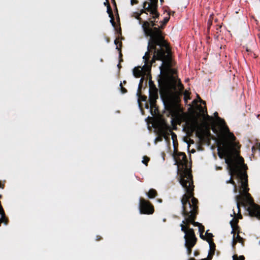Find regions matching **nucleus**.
Here are the masks:
<instances>
[{"label": "nucleus", "instance_id": "obj_29", "mask_svg": "<svg viewBox=\"0 0 260 260\" xmlns=\"http://www.w3.org/2000/svg\"><path fill=\"white\" fill-rule=\"evenodd\" d=\"M237 239L239 241L241 240V237L238 235H237Z\"/></svg>", "mask_w": 260, "mask_h": 260}, {"label": "nucleus", "instance_id": "obj_25", "mask_svg": "<svg viewBox=\"0 0 260 260\" xmlns=\"http://www.w3.org/2000/svg\"><path fill=\"white\" fill-rule=\"evenodd\" d=\"M236 241L234 239V236L233 237V240H232V243H233V247H234V245L236 244Z\"/></svg>", "mask_w": 260, "mask_h": 260}, {"label": "nucleus", "instance_id": "obj_22", "mask_svg": "<svg viewBox=\"0 0 260 260\" xmlns=\"http://www.w3.org/2000/svg\"><path fill=\"white\" fill-rule=\"evenodd\" d=\"M169 17H166L164 18L163 24H165L169 20Z\"/></svg>", "mask_w": 260, "mask_h": 260}, {"label": "nucleus", "instance_id": "obj_37", "mask_svg": "<svg viewBox=\"0 0 260 260\" xmlns=\"http://www.w3.org/2000/svg\"><path fill=\"white\" fill-rule=\"evenodd\" d=\"M160 2L162 3L163 2V0H160Z\"/></svg>", "mask_w": 260, "mask_h": 260}, {"label": "nucleus", "instance_id": "obj_7", "mask_svg": "<svg viewBox=\"0 0 260 260\" xmlns=\"http://www.w3.org/2000/svg\"><path fill=\"white\" fill-rule=\"evenodd\" d=\"M149 54L148 52H146L144 55L143 56V59L144 61V65L143 67L138 66L134 68L133 71V74L134 77L136 78L140 77L144 72H148L150 68L149 65Z\"/></svg>", "mask_w": 260, "mask_h": 260}, {"label": "nucleus", "instance_id": "obj_15", "mask_svg": "<svg viewBox=\"0 0 260 260\" xmlns=\"http://www.w3.org/2000/svg\"><path fill=\"white\" fill-rule=\"evenodd\" d=\"M208 243H209V246H210V249L211 250H213V251H214V249H215V244L212 242L211 241H210L209 240H207Z\"/></svg>", "mask_w": 260, "mask_h": 260}, {"label": "nucleus", "instance_id": "obj_31", "mask_svg": "<svg viewBox=\"0 0 260 260\" xmlns=\"http://www.w3.org/2000/svg\"><path fill=\"white\" fill-rule=\"evenodd\" d=\"M145 108L146 109H149V105L148 104H146V105H145Z\"/></svg>", "mask_w": 260, "mask_h": 260}, {"label": "nucleus", "instance_id": "obj_8", "mask_svg": "<svg viewBox=\"0 0 260 260\" xmlns=\"http://www.w3.org/2000/svg\"><path fill=\"white\" fill-rule=\"evenodd\" d=\"M159 130L161 136L165 139H167L168 136L170 134L172 135V139L174 141L175 139L177 138L176 135L173 133L169 128V126L167 124L165 121H161L159 125Z\"/></svg>", "mask_w": 260, "mask_h": 260}, {"label": "nucleus", "instance_id": "obj_23", "mask_svg": "<svg viewBox=\"0 0 260 260\" xmlns=\"http://www.w3.org/2000/svg\"><path fill=\"white\" fill-rule=\"evenodd\" d=\"M234 221V218L232 219V220H231L230 221V224H231V227L232 228H233V221ZM234 232V229H232V233H233Z\"/></svg>", "mask_w": 260, "mask_h": 260}, {"label": "nucleus", "instance_id": "obj_12", "mask_svg": "<svg viewBox=\"0 0 260 260\" xmlns=\"http://www.w3.org/2000/svg\"><path fill=\"white\" fill-rule=\"evenodd\" d=\"M231 183V184H232L233 185V186H234V188H233L234 191L235 192H237V186L235 184V182L232 180L231 176V177L230 178V179L229 180L226 181V183Z\"/></svg>", "mask_w": 260, "mask_h": 260}, {"label": "nucleus", "instance_id": "obj_16", "mask_svg": "<svg viewBox=\"0 0 260 260\" xmlns=\"http://www.w3.org/2000/svg\"><path fill=\"white\" fill-rule=\"evenodd\" d=\"M109 16L111 17V19L110 20V23L112 24V25L114 26L115 25V22L113 20V16L112 13L109 14Z\"/></svg>", "mask_w": 260, "mask_h": 260}, {"label": "nucleus", "instance_id": "obj_9", "mask_svg": "<svg viewBox=\"0 0 260 260\" xmlns=\"http://www.w3.org/2000/svg\"><path fill=\"white\" fill-rule=\"evenodd\" d=\"M139 211L141 214H152L154 209L153 207L150 203L144 199H140L139 200Z\"/></svg>", "mask_w": 260, "mask_h": 260}, {"label": "nucleus", "instance_id": "obj_1", "mask_svg": "<svg viewBox=\"0 0 260 260\" xmlns=\"http://www.w3.org/2000/svg\"><path fill=\"white\" fill-rule=\"evenodd\" d=\"M186 187H182L187 193L184 194L181 199L182 214L184 216V219L182 221L180 226L181 231L184 233L185 246L188 253L190 254L191 251V248L196 244V238L193 230L189 228V224L191 223L193 226L198 227L200 236L202 239L204 237L203 234L204 232V228L200 223L194 221L197 200L192 197L194 187L193 181L192 180L190 186H188V183L187 181H186Z\"/></svg>", "mask_w": 260, "mask_h": 260}, {"label": "nucleus", "instance_id": "obj_20", "mask_svg": "<svg viewBox=\"0 0 260 260\" xmlns=\"http://www.w3.org/2000/svg\"><path fill=\"white\" fill-rule=\"evenodd\" d=\"M143 78H141L139 85H138V90H140L141 86H142V84L143 83Z\"/></svg>", "mask_w": 260, "mask_h": 260}, {"label": "nucleus", "instance_id": "obj_10", "mask_svg": "<svg viewBox=\"0 0 260 260\" xmlns=\"http://www.w3.org/2000/svg\"><path fill=\"white\" fill-rule=\"evenodd\" d=\"M158 99L157 89L152 87L149 89V101L150 107H154L156 99Z\"/></svg>", "mask_w": 260, "mask_h": 260}, {"label": "nucleus", "instance_id": "obj_4", "mask_svg": "<svg viewBox=\"0 0 260 260\" xmlns=\"http://www.w3.org/2000/svg\"><path fill=\"white\" fill-rule=\"evenodd\" d=\"M175 164L178 166L177 173L180 184L182 187H186V181H187L188 183V186H190L192 183V177L186 156L184 153L178 154Z\"/></svg>", "mask_w": 260, "mask_h": 260}, {"label": "nucleus", "instance_id": "obj_13", "mask_svg": "<svg viewBox=\"0 0 260 260\" xmlns=\"http://www.w3.org/2000/svg\"><path fill=\"white\" fill-rule=\"evenodd\" d=\"M156 195V191L153 189H151L149 190L147 196L150 199L154 198Z\"/></svg>", "mask_w": 260, "mask_h": 260}, {"label": "nucleus", "instance_id": "obj_11", "mask_svg": "<svg viewBox=\"0 0 260 260\" xmlns=\"http://www.w3.org/2000/svg\"><path fill=\"white\" fill-rule=\"evenodd\" d=\"M214 116L215 117V120L214 121V120L213 119V121L210 122V123H212V122H215L216 123V124L218 126V127L220 129V133H221V135H224V133L222 131L221 128V126L220 125V122H221L222 123H223V125L225 127H228L225 124V122L224 121H223V119H222L221 118H219L217 115V113L216 112L214 113ZM208 123H210V122H208Z\"/></svg>", "mask_w": 260, "mask_h": 260}, {"label": "nucleus", "instance_id": "obj_35", "mask_svg": "<svg viewBox=\"0 0 260 260\" xmlns=\"http://www.w3.org/2000/svg\"><path fill=\"white\" fill-rule=\"evenodd\" d=\"M116 42H117V41H116V40H115V41H114V43H115V44H116Z\"/></svg>", "mask_w": 260, "mask_h": 260}, {"label": "nucleus", "instance_id": "obj_34", "mask_svg": "<svg viewBox=\"0 0 260 260\" xmlns=\"http://www.w3.org/2000/svg\"><path fill=\"white\" fill-rule=\"evenodd\" d=\"M194 152H195L194 150H193V149L191 150V152L192 153H194Z\"/></svg>", "mask_w": 260, "mask_h": 260}, {"label": "nucleus", "instance_id": "obj_26", "mask_svg": "<svg viewBox=\"0 0 260 260\" xmlns=\"http://www.w3.org/2000/svg\"><path fill=\"white\" fill-rule=\"evenodd\" d=\"M189 99V95L187 96H186L185 98L184 97V100L185 102H187V101Z\"/></svg>", "mask_w": 260, "mask_h": 260}, {"label": "nucleus", "instance_id": "obj_14", "mask_svg": "<svg viewBox=\"0 0 260 260\" xmlns=\"http://www.w3.org/2000/svg\"><path fill=\"white\" fill-rule=\"evenodd\" d=\"M232 257L233 260H244V257L243 255H241L238 257L236 255H234Z\"/></svg>", "mask_w": 260, "mask_h": 260}, {"label": "nucleus", "instance_id": "obj_6", "mask_svg": "<svg viewBox=\"0 0 260 260\" xmlns=\"http://www.w3.org/2000/svg\"><path fill=\"white\" fill-rule=\"evenodd\" d=\"M151 2L150 4H147L146 2L143 3V8L140 10V12L136 13V18L139 19L140 15L146 12H149L152 15L153 18H155L158 17V14L156 12L157 2V0H149ZM139 3L138 0H130V3L132 6L138 4Z\"/></svg>", "mask_w": 260, "mask_h": 260}, {"label": "nucleus", "instance_id": "obj_28", "mask_svg": "<svg viewBox=\"0 0 260 260\" xmlns=\"http://www.w3.org/2000/svg\"><path fill=\"white\" fill-rule=\"evenodd\" d=\"M146 99L147 98L146 97H143V96H142V98H141V100L143 101H146Z\"/></svg>", "mask_w": 260, "mask_h": 260}, {"label": "nucleus", "instance_id": "obj_2", "mask_svg": "<svg viewBox=\"0 0 260 260\" xmlns=\"http://www.w3.org/2000/svg\"><path fill=\"white\" fill-rule=\"evenodd\" d=\"M158 82L160 92H164L167 95L174 96L173 99H169L165 104L166 110L171 116V121H181L183 116L178 102L177 96L182 94L183 86L180 79L172 75H167L161 78Z\"/></svg>", "mask_w": 260, "mask_h": 260}, {"label": "nucleus", "instance_id": "obj_33", "mask_svg": "<svg viewBox=\"0 0 260 260\" xmlns=\"http://www.w3.org/2000/svg\"><path fill=\"white\" fill-rule=\"evenodd\" d=\"M107 12L109 13V14H110V13H112L111 12H109V8H108V9H107Z\"/></svg>", "mask_w": 260, "mask_h": 260}, {"label": "nucleus", "instance_id": "obj_5", "mask_svg": "<svg viewBox=\"0 0 260 260\" xmlns=\"http://www.w3.org/2000/svg\"><path fill=\"white\" fill-rule=\"evenodd\" d=\"M196 108L199 112L197 115L192 116L187 118L185 121L186 127L191 132H193L199 129V117H202L205 122L213 121V118L207 114L206 109L203 107L201 105H197Z\"/></svg>", "mask_w": 260, "mask_h": 260}, {"label": "nucleus", "instance_id": "obj_19", "mask_svg": "<svg viewBox=\"0 0 260 260\" xmlns=\"http://www.w3.org/2000/svg\"><path fill=\"white\" fill-rule=\"evenodd\" d=\"M205 234H206V235L207 237L209 239H211V238L212 237V236H213L212 234H211V233H209L208 232V231H206V232Z\"/></svg>", "mask_w": 260, "mask_h": 260}, {"label": "nucleus", "instance_id": "obj_3", "mask_svg": "<svg viewBox=\"0 0 260 260\" xmlns=\"http://www.w3.org/2000/svg\"><path fill=\"white\" fill-rule=\"evenodd\" d=\"M155 23L151 21L148 22L144 21L142 25L143 31L145 34L150 37L148 42L147 52L150 54V51H153V55L152 59L150 62V66L155 60H160L162 61L167 58L170 53V49L167 42L163 39L160 30L157 27L151 28L154 26ZM162 66V64H161Z\"/></svg>", "mask_w": 260, "mask_h": 260}, {"label": "nucleus", "instance_id": "obj_32", "mask_svg": "<svg viewBox=\"0 0 260 260\" xmlns=\"http://www.w3.org/2000/svg\"><path fill=\"white\" fill-rule=\"evenodd\" d=\"M221 167H216V170L220 169Z\"/></svg>", "mask_w": 260, "mask_h": 260}, {"label": "nucleus", "instance_id": "obj_36", "mask_svg": "<svg viewBox=\"0 0 260 260\" xmlns=\"http://www.w3.org/2000/svg\"><path fill=\"white\" fill-rule=\"evenodd\" d=\"M158 202H159V203H161V200H158Z\"/></svg>", "mask_w": 260, "mask_h": 260}, {"label": "nucleus", "instance_id": "obj_17", "mask_svg": "<svg viewBox=\"0 0 260 260\" xmlns=\"http://www.w3.org/2000/svg\"><path fill=\"white\" fill-rule=\"evenodd\" d=\"M149 160V158L146 157V156H144L143 157V160H142V162L145 164L146 165H147V162Z\"/></svg>", "mask_w": 260, "mask_h": 260}, {"label": "nucleus", "instance_id": "obj_18", "mask_svg": "<svg viewBox=\"0 0 260 260\" xmlns=\"http://www.w3.org/2000/svg\"><path fill=\"white\" fill-rule=\"evenodd\" d=\"M186 144L187 145L188 148H189V146L190 144L193 143V141L192 140L189 139L188 141L186 140Z\"/></svg>", "mask_w": 260, "mask_h": 260}, {"label": "nucleus", "instance_id": "obj_30", "mask_svg": "<svg viewBox=\"0 0 260 260\" xmlns=\"http://www.w3.org/2000/svg\"><path fill=\"white\" fill-rule=\"evenodd\" d=\"M193 103L194 104H197V103H198V101L196 100H194L193 101Z\"/></svg>", "mask_w": 260, "mask_h": 260}, {"label": "nucleus", "instance_id": "obj_27", "mask_svg": "<svg viewBox=\"0 0 260 260\" xmlns=\"http://www.w3.org/2000/svg\"><path fill=\"white\" fill-rule=\"evenodd\" d=\"M198 98H199V101L201 102V103H202L203 104H205V102L204 101H203L201 99H200V98H199L198 96Z\"/></svg>", "mask_w": 260, "mask_h": 260}, {"label": "nucleus", "instance_id": "obj_24", "mask_svg": "<svg viewBox=\"0 0 260 260\" xmlns=\"http://www.w3.org/2000/svg\"><path fill=\"white\" fill-rule=\"evenodd\" d=\"M189 95V92L187 91H185L184 92V98H185L186 96H188Z\"/></svg>", "mask_w": 260, "mask_h": 260}, {"label": "nucleus", "instance_id": "obj_21", "mask_svg": "<svg viewBox=\"0 0 260 260\" xmlns=\"http://www.w3.org/2000/svg\"><path fill=\"white\" fill-rule=\"evenodd\" d=\"M121 87V91L122 93H124L126 92V90L122 86V83H121L119 85Z\"/></svg>", "mask_w": 260, "mask_h": 260}]
</instances>
